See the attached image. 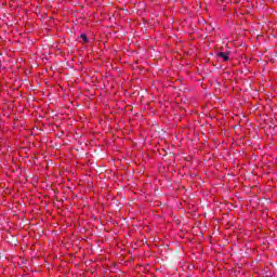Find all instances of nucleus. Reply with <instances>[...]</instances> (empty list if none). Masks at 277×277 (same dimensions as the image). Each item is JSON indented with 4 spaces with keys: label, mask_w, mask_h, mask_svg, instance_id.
Returning <instances> with one entry per match:
<instances>
[{
    "label": "nucleus",
    "mask_w": 277,
    "mask_h": 277,
    "mask_svg": "<svg viewBox=\"0 0 277 277\" xmlns=\"http://www.w3.org/2000/svg\"><path fill=\"white\" fill-rule=\"evenodd\" d=\"M80 38L83 40V42H88V36L85 35H80Z\"/></svg>",
    "instance_id": "f03ea898"
},
{
    "label": "nucleus",
    "mask_w": 277,
    "mask_h": 277,
    "mask_svg": "<svg viewBox=\"0 0 277 277\" xmlns=\"http://www.w3.org/2000/svg\"><path fill=\"white\" fill-rule=\"evenodd\" d=\"M217 57H221L223 60V62H228V60H230V57L228 56V54L224 53V52H219L217 53Z\"/></svg>",
    "instance_id": "f257e3e1"
}]
</instances>
